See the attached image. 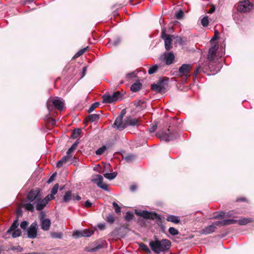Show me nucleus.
<instances>
[{
    "mask_svg": "<svg viewBox=\"0 0 254 254\" xmlns=\"http://www.w3.org/2000/svg\"><path fill=\"white\" fill-rule=\"evenodd\" d=\"M41 227L44 231H48L49 230L51 225V222L50 219L47 218L40 221Z\"/></svg>",
    "mask_w": 254,
    "mask_h": 254,
    "instance_id": "obj_19",
    "label": "nucleus"
},
{
    "mask_svg": "<svg viewBox=\"0 0 254 254\" xmlns=\"http://www.w3.org/2000/svg\"><path fill=\"white\" fill-rule=\"evenodd\" d=\"M139 248L143 251L145 252L148 254H151V252L146 245L143 243H141L139 245Z\"/></svg>",
    "mask_w": 254,
    "mask_h": 254,
    "instance_id": "obj_33",
    "label": "nucleus"
},
{
    "mask_svg": "<svg viewBox=\"0 0 254 254\" xmlns=\"http://www.w3.org/2000/svg\"><path fill=\"white\" fill-rule=\"evenodd\" d=\"M191 68L192 65L190 64H183L179 68V74L181 76H185L187 78L190 77V72Z\"/></svg>",
    "mask_w": 254,
    "mask_h": 254,
    "instance_id": "obj_11",
    "label": "nucleus"
},
{
    "mask_svg": "<svg viewBox=\"0 0 254 254\" xmlns=\"http://www.w3.org/2000/svg\"><path fill=\"white\" fill-rule=\"evenodd\" d=\"M123 118L121 117H117L113 124L114 127H117L119 130H122L126 128V120L125 122L123 121Z\"/></svg>",
    "mask_w": 254,
    "mask_h": 254,
    "instance_id": "obj_13",
    "label": "nucleus"
},
{
    "mask_svg": "<svg viewBox=\"0 0 254 254\" xmlns=\"http://www.w3.org/2000/svg\"><path fill=\"white\" fill-rule=\"evenodd\" d=\"M218 49V45L215 44L209 49L208 59L210 61H213L216 55V51Z\"/></svg>",
    "mask_w": 254,
    "mask_h": 254,
    "instance_id": "obj_17",
    "label": "nucleus"
},
{
    "mask_svg": "<svg viewBox=\"0 0 254 254\" xmlns=\"http://www.w3.org/2000/svg\"><path fill=\"white\" fill-rule=\"evenodd\" d=\"M103 102L110 104L116 102L121 98V94L119 91L114 92L112 95H104L102 96Z\"/></svg>",
    "mask_w": 254,
    "mask_h": 254,
    "instance_id": "obj_4",
    "label": "nucleus"
},
{
    "mask_svg": "<svg viewBox=\"0 0 254 254\" xmlns=\"http://www.w3.org/2000/svg\"><path fill=\"white\" fill-rule=\"evenodd\" d=\"M117 175V173L116 172H113L112 173H105L103 174V176L106 179L109 180H112L115 179Z\"/></svg>",
    "mask_w": 254,
    "mask_h": 254,
    "instance_id": "obj_28",
    "label": "nucleus"
},
{
    "mask_svg": "<svg viewBox=\"0 0 254 254\" xmlns=\"http://www.w3.org/2000/svg\"><path fill=\"white\" fill-rule=\"evenodd\" d=\"M99 103L97 102L92 104L88 110V113H91L93 112L95 108L99 106Z\"/></svg>",
    "mask_w": 254,
    "mask_h": 254,
    "instance_id": "obj_39",
    "label": "nucleus"
},
{
    "mask_svg": "<svg viewBox=\"0 0 254 254\" xmlns=\"http://www.w3.org/2000/svg\"><path fill=\"white\" fill-rule=\"evenodd\" d=\"M51 236L53 238L61 239L62 238V234L59 232H52L51 233Z\"/></svg>",
    "mask_w": 254,
    "mask_h": 254,
    "instance_id": "obj_40",
    "label": "nucleus"
},
{
    "mask_svg": "<svg viewBox=\"0 0 254 254\" xmlns=\"http://www.w3.org/2000/svg\"><path fill=\"white\" fill-rule=\"evenodd\" d=\"M139 125V121L137 119L127 118L126 120V127L127 126L138 127Z\"/></svg>",
    "mask_w": 254,
    "mask_h": 254,
    "instance_id": "obj_18",
    "label": "nucleus"
},
{
    "mask_svg": "<svg viewBox=\"0 0 254 254\" xmlns=\"http://www.w3.org/2000/svg\"><path fill=\"white\" fill-rule=\"evenodd\" d=\"M73 151V149L70 147L66 152V155H70V154Z\"/></svg>",
    "mask_w": 254,
    "mask_h": 254,
    "instance_id": "obj_63",
    "label": "nucleus"
},
{
    "mask_svg": "<svg viewBox=\"0 0 254 254\" xmlns=\"http://www.w3.org/2000/svg\"><path fill=\"white\" fill-rule=\"evenodd\" d=\"M184 15V13L183 10H180L175 14V17L177 19L180 20L181 19Z\"/></svg>",
    "mask_w": 254,
    "mask_h": 254,
    "instance_id": "obj_41",
    "label": "nucleus"
},
{
    "mask_svg": "<svg viewBox=\"0 0 254 254\" xmlns=\"http://www.w3.org/2000/svg\"><path fill=\"white\" fill-rule=\"evenodd\" d=\"M12 250H17L19 252H21L23 250V248L19 246L17 247H13L11 248Z\"/></svg>",
    "mask_w": 254,
    "mask_h": 254,
    "instance_id": "obj_59",
    "label": "nucleus"
},
{
    "mask_svg": "<svg viewBox=\"0 0 254 254\" xmlns=\"http://www.w3.org/2000/svg\"><path fill=\"white\" fill-rule=\"evenodd\" d=\"M113 206L115 209V212L119 214L121 213V207L118 205V204L116 202H113Z\"/></svg>",
    "mask_w": 254,
    "mask_h": 254,
    "instance_id": "obj_45",
    "label": "nucleus"
},
{
    "mask_svg": "<svg viewBox=\"0 0 254 254\" xmlns=\"http://www.w3.org/2000/svg\"><path fill=\"white\" fill-rule=\"evenodd\" d=\"M133 215L132 213H131L129 212H127L126 215L125 216V219L126 220H127L128 221H130L131 220H132L133 219Z\"/></svg>",
    "mask_w": 254,
    "mask_h": 254,
    "instance_id": "obj_47",
    "label": "nucleus"
},
{
    "mask_svg": "<svg viewBox=\"0 0 254 254\" xmlns=\"http://www.w3.org/2000/svg\"><path fill=\"white\" fill-rule=\"evenodd\" d=\"M49 202V199L47 198H43L41 199V197L38 199V200H36L35 201L36 204V208L37 210H42L47 205V204Z\"/></svg>",
    "mask_w": 254,
    "mask_h": 254,
    "instance_id": "obj_14",
    "label": "nucleus"
},
{
    "mask_svg": "<svg viewBox=\"0 0 254 254\" xmlns=\"http://www.w3.org/2000/svg\"><path fill=\"white\" fill-rule=\"evenodd\" d=\"M92 205V203L89 201V200H87L85 201L84 203V206L86 208H89L91 207Z\"/></svg>",
    "mask_w": 254,
    "mask_h": 254,
    "instance_id": "obj_57",
    "label": "nucleus"
},
{
    "mask_svg": "<svg viewBox=\"0 0 254 254\" xmlns=\"http://www.w3.org/2000/svg\"><path fill=\"white\" fill-rule=\"evenodd\" d=\"M237 220L233 219H225L222 221H218L215 222L212 225H214L216 227V226H226L229 225L231 224H234L236 223Z\"/></svg>",
    "mask_w": 254,
    "mask_h": 254,
    "instance_id": "obj_16",
    "label": "nucleus"
},
{
    "mask_svg": "<svg viewBox=\"0 0 254 254\" xmlns=\"http://www.w3.org/2000/svg\"><path fill=\"white\" fill-rule=\"evenodd\" d=\"M236 223H238L240 225H246L249 223L253 222V219L252 218H243L239 220H236Z\"/></svg>",
    "mask_w": 254,
    "mask_h": 254,
    "instance_id": "obj_25",
    "label": "nucleus"
},
{
    "mask_svg": "<svg viewBox=\"0 0 254 254\" xmlns=\"http://www.w3.org/2000/svg\"><path fill=\"white\" fill-rule=\"evenodd\" d=\"M19 225L18 221L17 219L15 220L12 224L11 225L10 228L8 229V230L6 231L7 234H9L11 232H12L14 230H16L18 226Z\"/></svg>",
    "mask_w": 254,
    "mask_h": 254,
    "instance_id": "obj_24",
    "label": "nucleus"
},
{
    "mask_svg": "<svg viewBox=\"0 0 254 254\" xmlns=\"http://www.w3.org/2000/svg\"><path fill=\"white\" fill-rule=\"evenodd\" d=\"M201 72H204L203 68L201 66L198 65L194 72L193 75V77L196 78L197 77V75L198 74V73H199Z\"/></svg>",
    "mask_w": 254,
    "mask_h": 254,
    "instance_id": "obj_30",
    "label": "nucleus"
},
{
    "mask_svg": "<svg viewBox=\"0 0 254 254\" xmlns=\"http://www.w3.org/2000/svg\"><path fill=\"white\" fill-rule=\"evenodd\" d=\"M21 234V231L20 229H17L12 231V236L13 238H16L20 236Z\"/></svg>",
    "mask_w": 254,
    "mask_h": 254,
    "instance_id": "obj_38",
    "label": "nucleus"
},
{
    "mask_svg": "<svg viewBox=\"0 0 254 254\" xmlns=\"http://www.w3.org/2000/svg\"><path fill=\"white\" fill-rule=\"evenodd\" d=\"M135 158V156L132 154H129L124 157V159L127 163L132 162Z\"/></svg>",
    "mask_w": 254,
    "mask_h": 254,
    "instance_id": "obj_29",
    "label": "nucleus"
},
{
    "mask_svg": "<svg viewBox=\"0 0 254 254\" xmlns=\"http://www.w3.org/2000/svg\"><path fill=\"white\" fill-rule=\"evenodd\" d=\"M158 136L161 140L167 142L172 141L179 137V133L176 131H172L168 128L166 131L158 134Z\"/></svg>",
    "mask_w": 254,
    "mask_h": 254,
    "instance_id": "obj_3",
    "label": "nucleus"
},
{
    "mask_svg": "<svg viewBox=\"0 0 254 254\" xmlns=\"http://www.w3.org/2000/svg\"><path fill=\"white\" fill-rule=\"evenodd\" d=\"M73 236L75 238L83 237L82 231H75L73 232Z\"/></svg>",
    "mask_w": 254,
    "mask_h": 254,
    "instance_id": "obj_49",
    "label": "nucleus"
},
{
    "mask_svg": "<svg viewBox=\"0 0 254 254\" xmlns=\"http://www.w3.org/2000/svg\"><path fill=\"white\" fill-rule=\"evenodd\" d=\"M158 68L159 67L157 64H154L149 68L148 72L149 74H153L157 71Z\"/></svg>",
    "mask_w": 254,
    "mask_h": 254,
    "instance_id": "obj_31",
    "label": "nucleus"
},
{
    "mask_svg": "<svg viewBox=\"0 0 254 254\" xmlns=\"http://www.w3.org/2000/svg\"><path fill=\"white\" fill-rule=\"evenodd\" d=\"M38 224L36 221L33 222L27 229L28 237L30 239H34L37 235Z\"/></svg>",
    "mask_w": 254,
    "mask_h": 254,
    "instance_id": "obj_8",
    "label": "nucleus"
},
{
    "mask_svg": "<svg viewBox=\"0 0 254 254\" xmlns=\"http://www.w3.org/2000/svg\"><path fill=\"white\" fill-rule=\"evenodd\" d=\"M103 178L100 175H96L94 176L92 181L95 183L97 186L104 190H108V185L104 183L103 182Z\"/></svg>",
    "mask_w": 254,
    "mask_h": 254,
    "instance_id": "obj_7",
    "label": "nucleus"
},
{
    "mask_svg": "<svg viewBox=\"0 0 254 254\" xmlns=\"http://www.w3.org/2000/svg\"><path fill=\"white\" fill-rule=\"evenodd\" d=\"M99 119V115L98 114H91L88 117L89 120L91 122H95Z\"/></svg>",
    "mask_w": 254,
    "mask_h": 254,
    "instance_id": "obj_36",
    "label": "nucleus"
},
{
    "mask_svg": "<svg viewBox=\"0 0 254 254\" xmlns=\"http://www.w3.org/2000/svg\"><path fill=\"white\" fill-rule=\"evenodd\" d=\"M81 129L80 128H77L76 129H74L72 133L71 137L73 138H77L80 134L81 133Z\"/></svg>",
    "mask_w": 254,
    "mask_h": 254,
    "instance_id": "obj_32",
    "label": "nucleus"
},
{
    "mask_svg": "<svg viewBox=\"0 0 254 254\" xmlns=\"http://www.w3.org/2000/svg\"><path fill=\"white\" fill-rule=\"evenodd\" d=\"M154 241H151L149 245L154 253L159 254L161 252L168 251L171 247V242L167 239L159 240L156 236L154 237Z\"/></svg>",
    "mask_w": 254,
    "mask_h": 254,
    "instance_id": "obj_1",
    "label": "nucleus"
},
{
    "mask_svg": "<svg viewBox=\"0 0 254 254\" xmlns=\"http://www.w3.org/2000/svg\"><path fill=\"white\" fill-rule=\"evenodd\" d=\"M40 197V190L39 188H36L35 190H32L30 191L27 195V198L30 202L33 201L38 200V199Z\"/></svg>",
    "mask_w": 254,
    "mask_h": 254,
    "instance_id": "obj_10",
    "label": "nucleus"
},
{
    "mask_svg": "<svg viewBox=\"0 0 254 254\" xmlns=\"http://www.w3.org/2000/svg\"><path fill=\"white\" fill-rule=\"evenodd\" d=\"M46 215L45 212L44 211H41L39 214V219L40 221H42V220L46 219V218H45V216Z\"/></svg>",
    "mask_w": 254,
    "mask_h": 254,
    "instance_id": "obj_54",
    "label": "nucleus"
},
{
    "mask_svg": "<svg viewBox=\"0 0 254 254\" xmlns=\"http://www.w3.org/2000/svg\"><path fill=\"white\" fill-rule=\"evenodd\" d=\"M56 173H53L52 175V176L50 177V178H49V180L48 181V183H50L52 182L54 180L55 177H56Z\"/></svg>",
    "mask_w": 254,
    "mask_h": 254,
    "instance_id": "obj_56",
    "label": "nucleus"
},
{
    "mask_svg": "<svg viewBox=\"0 0 254 254\" xmlns=\"http://www.w3.org/2000/svg\"><path fill=\"white\" fill-rule=\"evenodd\" d=\"M215 8L214 6H212L208 11V13H212L215 11Z\"/></svg>",
    "mask_w": 254,
    "mask_h": 254,
    "instance_id": "obj_64",
    "label": "nucleus"
},
{
    "mask_svg": "<svg viewBox=\"0 0 254 254\" xmlns=\"http://www.w3.org/2000/svg\"><path fill=\"white\" fill-rule=\"evenodd\" d=\"M103 247H104L103 244H95L94 247L91 249V251L92 252H95L98 250L103 248Z\"/></svg>",
    "mask_w": 254,
    "mask_h": 254,
    "instance_id": "obj_43",
    "label": "nucleus"
},
{
    "mask_svg": "<svg viewBox=\"0 0 254 254\" xmlns=\"http://www.w3.org/2000/svg\"><path fill=\"white\" fill-rule=\"evenodd\" d=\"M216 228L214 225H210L203 229L201 230V233L206 235L211 234L215 231Z\"/></svg>",
    "mask_w": 254,
    "mask_h": 254,
    "instance_id": "obj_21",
    "label": "nucleus"
},
{
    "mask_svg": "<svg viewBox=\"0 0 254 254\" xmlns=\"http://www.w3.org/2000/svg\"><path fill=\"white\" fill-rule=\"evenodd\" d=\"M64 101L58 97L54 99H53L52 98H49L47 102V107L49 111L53 109V106L56 109L62 111L64 108Z\"/></svg>",
    "mask_w": 254,
    "mask_h": 254,
    "instance_id": "obj_2",
    "label": "nucleus"
},
{
    "mask_svg": "<svg viewBox=\"0 0 254 254\" xmlns=\"http://www.w3.org/2000/svg\"><path fill=\"white\" fill-rule=\"evenodd\" d=\"M224 216V213L221 212L219 214L216 215L214 216V218H222Z\"/></svg>",
    "mask_w": 254,
    "mask_h": 254,
    "instance_id": "obj_58",
    "label": "nucleus"
},
{
    "mask_svg": "<svg viewBox=\"0 0 254 254\" xmlns=\"http://www.w3.org/2000/svg\"><path fill=\"white\" fill-rule=\"evenodd\" d=\"M136 77V74L134 72H131L130 73H128L127 76L126 78H127L128 79L133 78Z\"/></svg>",
    "mask_w": 254,
    "mask_h": 254,
    "instance_id": "obj_53",
    "label": "nucleus"
},
{
    "mask_svg": "<svg viewBox=\"0 0 254 254\" xmlns=\"http://www.w3.org/2000/svg\"><path fill=\"white\" fill-rule=\"evenodd\" d=\"M175 59V56L172 52H165L160 57V60L164 61L167 65L172 64Z\"/></svg>",
    "mask_w": 254,
    "mask_h": 254,
    "instance_id": "obj_12",
    "label": "nucleus"
},
{
    "mask_svg": "<svg viewBox=\"0 0 254 254\" xmlns=\"http://www.w3.org/2000/svg\"><path fill=\"white\" fill-rule=\"evenodd\" d=\"M28 225V223L26 221H23L20 224V227L23 230H25Z\"/></svg>",
    "mask_w": 254,
    "mask_h": 254,
    "instance_id": "obj_52",
    "label": "nucleus"
},
{
    "mask_svg": "<svg viewBox=\"0 0 254 254\" xmlns=\"http://www.w3.org/2000/svg\"><path fill=\"white\" fill-rule=\"evenodd\" d=\"M135 213L137 215L141 216L145 219H154L160 218L159 215L157 213L149 212L146 210L136 212Z\"/></svg>",
    "mask_w": 254,
    "mask_h": 254,
    "instance_id": "obj_9",
    "label": "nucleus"
},
{
    "mask_svg": "<svg viewBox=\"0 0 254 254\" xmlns=\"http://www.w3.org/2000/svg\"><path fill=\"white\" fill-rule=\"evenodd\" d=\"M54 194H53L52 193L50 194H48L47 196H46L44 198H48L49 199V201L51 199H53L55 198Z\"/></svg>",
    "mask_w": 254,
    "mask_h": 254,
    "instance_id": "obj_61",
    "label": "nucleus"
},
{
    "mask_svg": "<svg viewBox=\"0 0 254 254\" xmlns=\"http://www.w3.org/2000/svg\"><path fill=\"white\" fill-rule=\"evenodd\" d=\"M157 129V125H154L149 128V131L150 133L154 132Z\"/></svg>",
    "mask_w": 254,
    "mask_h": 254,
    "instance_id": "obj_55",
    "label": "nucleus"
},
{
    "mask_svg": "<svg viewBox=\"0 0 254 254\" xmlns=\"http://www.w3.org/2000/svg\"><path fill=\"white\" fill-rule=\"evenodd\" d=\"M142 87L141 83L138 82L134 83L130 87V89L133 92H137L139 91Z\"/></svg>",
    "mask_w": 254,
    "mask_h": 254,
    "instance_id": "obj_26",
    "label": "nucleus"
},
{
    "mask_svg": "<svg viewBox=\"0 0 254 254\" xmlns=\"http://www.w3.org/2000/svg\"><path fill=\"white\" fill-rule=\"evenodd\" d=\"M87 66H84L83 68H82V77H83L85 75V73L86 72V70H87Z\"/></svg>",
    "mask_w": 254,
    "mask_h": 254,
    "instance_id": "obj_62",
    "label": "nucleus"
},
{
    "mask_svg": "<svg viewBox=\"0 0 254 254\" xmlns=\"http://www.w3.org/2000/svg\"><path fill=\"white\" fill-rule=\"evenodd\" d=\"M163 81H160L158 84L153 83L151 85V89L157 92H161L164 90V87L162 84Z\"/></svg>",
    "mask_w": 254,
    "mask_h": 254,
    "instance_id": "obj_20",
    "label": "nucleus"
},
{
    "mask_svg": "<svg viewBox=\"0 0 254 254\" xmlns=\"http://www.w3.org/2000/svg\"><path fill=\"white\" fill-rule=\"evenodd\" d=\"M73 159H74V158H73L71 155L64 156L61 160L58 161L57 163V167L59 168H61L66 163L71 162ZM71 163L72 162H70V163Z\"/></svg>",
    "mask_w": 254,
    "mask_h": 254,
    "instance_id": "obj_15",
    "label": "nucleus"
},
{
    "mask_svg": "<svg viewBox=\"0 0 254 254\" xmlns=\"http://www.w3.org/2000/svg\"><path fill=\"white\" fill-rule=\"evenodd\" d=\"M106 221L110 223L113 224L115 221V217L113 214H109L106 217Z\"/></svg>",
    "mask_w": 254,
    "mask_h": 254,
    "instance_id": "obj_37",
    "label": "nucleus"
},
{
    "mask_svg": "<svg viewBox=\"0 0 254 254\" xmlns=\"http://www.w3.org/2000/svg\"><path fill=\"white\" fill-rule=\"evenodd\" d=\"M81 198V197L77 194L73 193L71 190H67L65 191L63 195V202L67 203L71 200H79Z\"/></svg>",
    "mask_w": 254,
    "mask_h": 254,
    "instance_id": "obj_6",
    "label": "nucleus"
},
{
    "mask_svg": "<svg viewBox=\"0 0 254 254\" xmlns=\"http://www.w3.org/2000/svg\"><path fill=\"white\" fill-rule=\"evenodd\" d=\"M169 232L173 236L177 235L179 234L178 230L174 227H170L169 229Z\"/></svg>",
    "mask_w": 254,
    "mask_h": 254,
    "instance_id": "obj_44",
    "label": "nucleus"
},
{
    "mask_svg": "<svg viewBox=\"0 0 254 254\" xmlns=\"http://www.w3.org/2000/svg\"><path fill=\"white\" fill-rule=\"evenodd\" d=\"M253 4L249 0L240 1L237 6L238 11L243 13L249 12L252 8Z\"/></svg>",
    "mask_w": 254,
    "mask_h": 254,
    "instance_id": "obj_5",
    "label": "nucleus"
},
{
    "mask_svg": "<svg viewBox=\"0 0 254 254\" xmlns=\"http://www.w3.org/2000/svg\"><path fill=\"white\" fill-rule=\"evenodd\" d=\"M23 207L27 210L30 212H33L34 210V205L31 203H25L23 204Z\"/></svg>",
    "mask_w": 254,
    "mask_h": 254,
    "instance_id": "obj_27",
    "label": "nucleus"
},
{
    "mask_svg": "<svg viewBox=\"0 0 254 254\" xmlns=\"http://www.w3.org/2000/svg\"><path fill=\"white\" fill-rule=\"evenodd\" d=\"M172 37L173 36H171L163 39L165 42V48L167 51L170 50L172 48Z\"/></svg>",
    "mask_w": 254,
    "mask_h": 254,
    "instance_id": "obj_22",
    "label": "nucleus"
},
{
    "mask_svg": "<svg viewBox=\"0 0 254 254\" xmlns=\"http://www.w3.org/2000/svg\"><path fill=\"white\" fill-rule=\"evenodd\" d=\"M166 220L169 222H171L175 224H178L180 222L179 217L172 215H169L167 217Z\"/></svg>",
    "mask_w": 254,
    "mask_h": 254,
    "instance_id": "obj_23",
    "label": "nucleus"
},
{
    "mask_svg": "<svg viewBox=\"0 0 254 254\" xmlns=\"http://www.w3.org/2000/svg\"><path fill=\"white\" fill-rule=\"evenodd\" d=\"M58 188H59V184H55L54 185V186L53 187V188L52 189L51 192L53 194L55 195L58 192Z\"/></svg>",
    "mask_w": 254,
    "mask_h": 254,
    "instance_id": "obj_48",
    "label": "nucleus"
},
{
    "mask_svg": "<svg viewBox=\"0 0 254 254\" xmlns=\"http://www.w3.org/2000/svg\"><path fill=\"white\" fill-rule=\"evenodd\" d=\"M83 237H90L93 234V231L87 229L82 231Z\"/></svg>",
    "mask_w": 254,
    "mask_h": 254,
    "instance_id": "obj_34",
    "label": "nucleus"
},
{
    "mask_svg": "<svg viewBox=\"0 0 254 254\" xmlns=\"http://www.w3.org/2000/svg\"><path fill=\"white\" fill-rule=\"evenodd\" d=\"M87 47L83 48L80 50H79L75 55V57H78L81 55H82L85 52L87 51Z\"/></svg>",
    "mask_w": 254,
    "mask_h": 254,
    "instance_id": "obj_51",
    "label": "nucleus"
},
{
    "mask_svg": "<svg viewBox=\"0 0 254 254\" xmlns=\"http://www.w3.org/2000/svg\"><path fill=\"white\" fill-rule=\"evenodd\" d=\"M172 35H167L166 33V29H163L162 30V32H161V38L163 39H164L165 38H168V37H170Z\"/></svg>",
    "mask_w": 254,
    "mask_h": 254,
    "instance_id": "obj_50",
    "label": "nucleus"
},
{
    "mask_svg": "<svg viewBox=\"0 0 254 254\" xmlns=\"http://www.w3.org/2000/svg\"><path fill=\"white\" fill-rule=\"evenodd\" d=\"M106 148L105 146L100 147L96 151V154L97 155H101L104 153Z\"/></svg>",
    "mask_w": 254,
    "mask_h": 254,
    "instance_id": "obj_42",
    "label": "nucleus"
},
{
    "mask_svg": "<svg viewBox=\"0 0 254 254\" xmlns=\"http://www.w3.org/2000/svg\"><path fill=\"white\" fill-rule=\"evenodd\" d=\"M121 40L119 38L117 37L113 41H110L111 44H112L114 46H117L120 43Z\"/></svg>",
    "mask_w": 254,
    "mask_h": 254,
    "instance_id": "obj_46",
    "label": "nucleus"
},
{
    "mask_svg": "<svg viewBox=\"0 0 254 254\" xmlns=\"http://www.w3.org/2000/svg\"><path fill=\"white\" fill-rule=\"evenodd\" d=\"M201 25L203 26V27H206L208 26V23H209V21H208V16H204L201 19Z\"/></svg>",
    "mask_w": 254,
    "mask_h": 254,
    "instance_id": "obj_35",
    "label": "nucleus"
},
{
    "mask_svg": "<svg viewBox=\"0 0 254 254\" xmlns=\"http://www.w3.org/2000/svg\"><path fill=\"white\" fill-rule=\"evenodd\" d=\"M78 143H79L78 141V140H76V141H75V142H74V143L72 145V146H71L70 147H71L72 149H73V150H74L76 148V147H77V145H78Z\"/></svg>",
    "mask_w": 254,
    "mask_h": 254,
    "instance_id": "obj_60",
    "label": "nucleus"
}]
</instances>
